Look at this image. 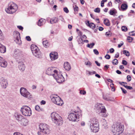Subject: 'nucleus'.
<instances>
[{"instance_id": "obj_9", "label": "nucleus", "mask_w": 135, "mask_h": 135, "mask_svg": "<svg viewBox=\"0 0 135 135\" xmlns=\"http://www.w3.org/2000/svg\"><path fill=\"white\" fill-rule=\"evenodd\" d=\"M39 128L40 132L44 134H48L50 133L48 126L46 124H40L39 125Z\"/></svg>"}, {"instance_id": "obj_24", "label": "nucleus", "mask_w": 135, "mask_h": 135, "mask_svg": "<svg viewBox=\"0 0 135 135\" xmlns=\"http://www.w3.org/2000/svg\"><path fill=\"white\" fill-rule=\"evenodd\" d=\"M59 21V19L58 18L56 17H55L52 18L50 20V22L51 24H53L54 23H57Z\"/></svg>"}, {"instance_id": "obj_4", "label": "nucleus", "mask_w": 135, "mask_h": 135, "mask_svg": "<svg viewBox=\"0 0 135 135\" xmlns=\"http://www.w3.org/2000/svg\"><path fill=\"white\" fill-rule=\"evenodd\" d=\"M68 116V119L70 120L75 121L76 119L81 117V112L79 111H73L71 112Z\"/></svg>"}, {"instance_id": "obj_62", "label": "nucleus", "mask_w": 135, "mask_h": 135, "mask_svg": "<svg viewBox=\"0 0 135 135\" xmlns=\"http://www.w3.org/2000/svg\"><path fill=\"white\" fill-rule=\"evenodd\" d=\"M107 6L108 7H111L112 6V4L111 2V1H110L109 2L108 4H107Z\"/></svg>"}, {"instance_id": "obj_26", "label": "nucleus", "mask_w": 135, "mask_h": 135, "mask_svg": "<svg viewBox=\"0 0 135 135\" xmlns=\"http://www.w3.org/2000/svg\"><path fill=\"white\" fill-rule=\"evenodd\" d=\"M117 13V10L114 8L110 10L109 12L110 15H113L115 16V15Z\"/></svg>"}, {"instance_id": "obj_37", "label": "nucleus", "mask_w": 135, "mask_h": 135, "mask_svg": "<svg viewBox=\"0 0 135 135\" xmlns=\"http://www.w3.org/2000/svg\"><path fill=\"white\" fill-rule=\"evenodd\" d=\"M78 42L79 44H83L84 43L83 40L81 38H78Z\"/></svg>"}, {"instance_id": "obj_1", "label": "nucleus", "mask_w": 135, "mask_h": 135, "mask_svg": "<svg viewBox=\"0 0 135 135\" xmlns=\"http://www.w3.org/2000/svg\"><path fill=\"white\" fill-rule=\"evenodd\" d=\"M124 128L123 125L121 123H117L113 125L112 131L114 135H119L123 132Z\"/></svg>"}, {"instance_id": "obj_14", "label": "nucleus", "mask_w": 135, "mask_h": 135, "mask_svg": "<svg viewBox=\"0 0 135 135\" xmlns=\"http://www.w3.org/2000/svg\"><path fill=\"white\" fill-rule=\"evenodd\" d=\"M0 85L2 88L6 89L8 85V83L7 80L3 77H0Z\"/></svg>"}, {"instance_id": "obj_34", "label": "nucleus", "mask_w": 135, "mask_h": 135, "mask_svg": "<svg viewBox=\"0 0 135 135\" xmlns=\"http://www.w3.org/2000/svg\"><path fill=\"white\" fill-rule=\"evenodd\" d=\"M95 44L94 43H91L90 44H88L87 45V47L90 48H92L93 46L95 45Z\"/></svg>"}, {"instance_id": "obj_40", "label": "nucleus", "mask_w": 135, "mask_h": 135, "mask_svg": "<svg viewBox=\"0 0 135 135\" xmlns=\"http://www.w3.org/2000/svg\"><path fill=\"white\" fill-rule=\"evenodd\" d=\"M122 30L123 31L126 32L127 30V28L126 26H123L122 27Z\"/></svg>"}, {"instance_id": "obj_7", "label": "nucleus", "mask_w": 135, "mask_h": 135, "mask_svg": "<svg viewBox=\"0 0 135 135\" xmlns=\"http://www.w3.org/2000/svg\"><path fill=\"white\" fill-rule=\"evenodd\" d=\"M96 109L99 110V112L102 113V115L104 117H106L107 116L106 114V110L105 107L102 106V104L98 103L95 105Z\"/></svg>"}, {"instance_id": "obj_41", "label": "nucleus", "mask_w": 135, "mask_h": 135, "mask_svg": "<svg viewBox=\"0 0 135 135\" xmlns=\"http://www.w3.org/2000/svg\"><path fill=\"white\" fill-rule=\"evenodd\" d=\"M49 3L51 5H53L54 4V2H55V0H48Z\"/></svg>"}, {"instance_id": "obj_46", "label": "nucleus", "mask_w": 135, "mask_h": 135, "mask_svg": "<svg viewBox=\"0 0 135 135\" xmlns=\"http://www.w3.org/2000/svg\"><path fill=\"white\" fill-rule=\"evenodd\" d=\"M3 36L2 32L0 30V40H2L3 38Z\"/></svg>"}, {"instance_id": "obj_21", "label": "nucleus", "mask_w": 135, "mask_h": 135, "mask_svg": "<svg viewBox=\"0 0 135 135\" xmlns=\"http://www.w3.org/2000/svg\"><path fill=\"white\" fill-rule=\"evenodd\" d=\"M6 48L5 46L0 43V52L4 53L6 52Z\"/></svg>"}, {"instance_id": "obj_13", "label": "nucleus", "mask_w": 135, "mask_h": 135, "mask_svg": "<svg viewBox=\"0 0 135 135\" xmlns=\"http://www.w3.org/2000/svg\"><path fill=\"white\" fill-rule=\"evenodd\" d=\"M13 35L14 41L17 44H20L21 43L20 33L17 31H15L13 32Z\"/></svg>"}, {"instance_id": "obj_11", "label": "nucleus", "mask_w": 135, "mask_h": 135, "mask_svg": "<svg viewBox=\"0 0 135 135\" xmlns=\"http://www.w3.org/2000/svg\"><path fill=\"white\" fill-rule=\"evenodd\" d=\"M55 75H55L54 77L57 83H61L64 81V78L61 73L57 72V73L55 74Z\"/></svg>"}, {"instance_id": "obj_35", "label": "nucleus", "mask_w": 135, "mask_h": 135, "mask_svg": "<svg viewBox=\"0 0 135 135\" xmlns=\"http://www.w3.org/2000/svg\"><path fill=\"white\" fill-rule=\"evenodd\" d=\"M118 61L116 59H113L112 61V63L114 65H117L118 64Z\"/></svg>"}, {"instance_id": "obj_27", "label": "nucleus", "mask_w": 135, "mask_h": 135, "mask_svg": "<svg viewBox=\"0 0 135 135\" xmlns=\"http://www.w3.org/2000/svg\"><path fill=\"white\" fill-rule=\"evenodd\" d=\"M127 5L125 3H123L122 4L121 7V9L122 11H124L126 10L127 9Z\"/></svg>"}, {"instance_id": "obj_63", "label": "nucleus", "mask_w": 135, "mask_h": 135, "mask_svg": "<svg viewBox=\"0 0 135 135\" xmlns=\"http://www.w3.org/2000/svg\"><path fill=\"white\" fill-rule=\"evenodd\" d=\"M46 103V102L44 100H42L41 102V105H44Z\"/></svg>"}, {"instance_id": "obj_64", "label": "nucleus", "mask_w": 135, "mask_h": 135, "mask_svg": "<svg viewBox=\"0 0 135 135\" xmlns=\"http://www.w3.org/2000/svg\"><path fill=\"white\" fill-rule=\"evenodd\" d=\"M13 135H23L19 132H16V133H14Z\"/></svg>"}, {"instance_id": "obj_47", "label": "nucleus", "mask_w": 135, "mask_h": 135, "mask_svg": "<svg viewBox=\"0 0 135 135\" xmlns=\"http://www.w3.org/2000/svg\"><path fill=\"white\" fill-rule=\"evenodd\" d=\"M63 9H64V11L66 13H68L69 12V11L68 9L66 7L64 8Z\"/></svg>"}, {"instance_id": "obj_32", "label": "nucleus", "mask_w": 135, "mask_h": 135, "mask_svg": "<svg viewBox=\"0 0 135 135\" xmlns=\"http://www.w3.org/2000/svg\"><path fill=\"white\" fill-rule=\"evenodd\" d=\"M35 109L36 110L38 111H40L43 110V108H40L38 105H37L35 106Z\"/></svg>"}, {"instance_id": "obj_48", "label": "nucleus", "mask_w": 135, "mask_h": 135, "mask_svg": "<svg viewBox=\"0 0 135 135\" xmlns=\"http://www.w3.org/2000/svg\"><path fill=\"white\" fill-rule=\"evenodd\" d=\"M93 52L96 55H97L99 54V52L96 49H94L93 50Z\"/></svg>"}, {"instance_id": "obj_18", "label": "nucleus", "mask_w": 135, "mask_h": 135, "mask_svg": "<svg viewBox=\"0 0 135 135\" xmlns=\"http://www.w3.org/2000/svg\"><path fill=\"white\" fill-rule=\"evenodd\" d=\"M14 116L16 118L17 120L18 121H21L23 117L20 114L17 113H15L14 114Z\"/></svg>"}, {"instance_id": "obj_2", "label": "nucleus", "mask_w": 135, "mask_h": 135, "mask_svg": "<svg viewBox=\"0 0 135 135\" xmlns=\"http://www.w3.org/2000/svg\"><path fill=\"white\" fill-rule=\"evenodd\" d=\"M90 128L93 132H97L99 130V124L98 120L95 118H93L90 119Z\"/></svg>"}, {"instance_id": "obj_29", "label": "nucleus", "mask_w": 135, "mask_h": 135, "mask_svg": "<svg viewBox=\"0 0 135 135\" xmlns=\"http://www.w3.org/2000/svg\"><path fill=\"white\" fill-rule=\"evenodd\" d=\"M21 52L19 50L17 49L15 51L14 53V56L16 57L20 56L21 55Z\"/></svg>"}, {"instance_id": "obj_51", "label": "nucleus", "mask_w": 135, "mask_h": 135, "mask_svg": "<svg viewBox=\"0 0 135 135\" xmlns=\"http://www.w3.org/2000/svg\"><path fill=\"white\" fill-rule=\"evenodd\" d=\"M127 79L128 81L129 82L131 80V77L130 75H128L127 76Z\"/></svg>"}, {"instance_id": "obj_16", "label": "nucleus", "mask_w": 135, "mask_h": 135, "mask_svg": "<svg viewBox=\"0 0 135 135\" xmlns=\"http://www.w3.org/2000/svg\"><path fill=\"white\" fill-rule=\"evenodd\" d=\"M50 58L52 60H54L58 58V56L57 52H52L50 54Z\"/></svg>"}, {"instance_id": "obj_50", "label": "nucleus", "mask_w": 135, "mask_h": 135, "mask_svg": "<svg viewBox=\"0 0 135 135\" xmlns=\"http://www.w3.org/2000/svg\"><path fill=\"white\" fill-rule=\"evenodd\" d=\"M105 57L107 59H109L110 58V56L109 55L107 54L105 56Z\"/></svg>"}, {"instance_id": "obj_60", "label": "nucleus", "mask_w": 135, "mask_h": 135, "mask_svg": "<svg viewBox=\"0 0 135 135\" xmlns=\"http://www.w3.org/2000/svg\"><path fill=\"white\" fill-rule=\"evenodd\" d=\"M26 39L28 41H30L31 39L29 36H27L26 37Z\"/></svg>"}, {"instance_id": "obj_56", "label": "nucleus", "mask_w": 135, "mask_h": 135, "mask_svg": "<svg viewBox=\"0 0 135 135\" xmlns=\"http://www.w3.org/2000/svg\"><path fill=\"white\" fill-rule=\"evenodd\" d=\"M17 28L20 30L22 31L23 29V27L21 26H17Z\"/></svg>"}, {"instance_id": "obj_19", "label": "nucleus", "mask_w": 135, "mask_h": 135, "mask_svg": "<svg viewBox=\"0 0 135 135\" xmlns=\"http://www.w3.org/2000/svg\"><path fill=\"white\" fill-rule=\"evenodd\" d=\"M46 22V20L45 19L41 18L38 22V25L41 26L43 25Z\"/></svg>"}, {"instance_id": "obj_59", "label": "nucleus", "mask_w": 135, "mask_h": 135, "mask_svg": "<svg viewBox=\"0 0 135 135\" xmlns=\"http://www.w3.org/2000/svg\"><path fill=\"white\" fill-rule=\"evenodd\" d=\"M119 56V53L118 52H117L115 54L114 56V58H118Z\"/></svg>"}, {"instance_id": "obj_3", "label": "nucleus", "mask_w": 135, "mask_h": 135, "mask_svg": "<svg viewBox=\"0 0 135 135\" xmlns=\"http://www.w3.org/2000/svg\"><path fill=\"white\" fill-rule=\"evenodd\" d=\"M51 117L53 122L56 125L59 126L62 124V119L57 113H52L51 114Z\"/></svg>"}, {"instance_id": "obj_12", "label": "nucleus", "mask_w": 135, "mask_h": 135, "mask_svg": "<svg viewBox=\"0 0 135 135\" xmlns=\"http://www.w3.org/2000/svg\"><path fill=\"white\" fill-rule=\"evenodd\" d=\"M21 95L23 96L26 98H29L30 95L29 92L25 88L23 87L21 88L20 90Z\"/></svg>"}, {"instance_id": "obj_53", "label": "nucleus", "mask_w": 135, "mask_h": 135, "mask_svg": "<svg viewBox=\"0 0 135 135\" xmlns=\"http://www.w3.org/2000/svg\"><path fill=\"white\" fill-rule=\"evenodd\" d=\"M86 25L88 27H90V23L89 21H85Z\"/></svg>"}, {"instance_id": "obj_52", "label": "nucleus", "mask_w": 135, "mask_h": 135, "mask_svg": "<svg viewBox=\"0 0 135 135\" xmlns=\"http://www.w3.org/2000/svg\"><path fill=\"white\" fill-rule=\"evenodd\" d=\"M122 64L124 65H126L127 64V62L125 60H123L122 61Z\"/></svg>"}, {"instance_id": "obj_10", "label": "nucleus", "mask_w": 135, "mask_h": 135, "mask_svg": "<svg viewBox=\"0 0 135 135\" xmlns=\"http://www.w3.org/2000/svg\"><path fill=\"white\" fill-rule=\"evenodd\" d=\"M51 100L54 103L59 106H61L64 104L63 101L61 99L57 96H53Z\"/></svg>"}, {"instance_id": "obj_57", "label": "nucleus", "mask_w": 135, "mask_h": 135, "mask_svg": "<svg viewBox=\"0 0 135 135\" xmlns=\"http://www.w3.org/2000/svg\"><path fill=\"white\" fill-rule=\"evenodd\" d=\"M59 19L60 20L62 21H64V18L61 16H59Z\"/></svg>"}, {"instance_id": "obj_6", "label": "nucleus", "mask_w": 135, "mask_h": 135, "mask_svg": "<svg viewBox=\"0 0 135 135\" xmlns=\"http://www.w3.org/2000/svg\"><path fill=\"white\" fill-rule=\"evenodd\" d=\"M31 48L33 55L38 58L41 57L42 54L39 49L36 45L32 44L31 46Z\"/></svg>"}, {"instance_id": "obj_23", "label": "nucleus", "mask_w": 135, "mask_h": 135, "mask_svg": "<svg viewBox=\"0 0 135 135\" xmlns=\"http://www.w3.org/2000/svg\"><path fill=\"white\" fill-rule=\"evenodd\" d=\"M21 121V124L22 125L26 126L27 124L28 121L27 119L23 117Z\"/></svg>"}, {"instance_id": "obj_15", "label": "nucleus", "mask_w": 135, "mask_h": 135, "mask_svg": "<svg viewBox=\"0 0 135 135\" xmlns=\"http://www.w3.org/2000/svg\"><path fill=\"white\" fill-rule=\"evenodd\" d=\"M57 71L54 69L52 67L48 68L46 70V74L49 75H52L54 77L55 75V74L57 73Z\"/></svg>"}, {"instance_id": "obj_36", "label": "nucleus", "mask_w": 135, "mask_h": 135, "mask_svg": "<svg viewBox=\"0 0 135 135\" xmlns=\"http://www.w3.org/2000/svg\"><path fill=\"white\" fill-rule=\"evenodd\" d=\"M105 35L108 37H110L112 35V33L110 31H109L106 32Z\"/></svg>"}, {"instance_id": "obj_25", "label": "nucleus", "mask_w": 135, "mask_h": 135, "mask_svg": "<svg viewBox=\"0 0 135 135\" xmlns=\"http://www.w3.org/2000/svg\"><path fill=\"white\" fill-rule=\"evenodd\" d=\"M103 98L107 101H112V100L111 99V97H109L107 94H103Z\"/></svg>"}, {"instance_id": "obj_43", "label": "nucleus", "mask_w": 135, "mask_h": 135, "mask_svg": "<svg viewBox=\"0 0 135 135\" xmlns=\"http://www.w3.org/2000/svg\"><path fill=\"white\" fill-rule=\"evenodd\" d=\"M88 75H91L94 74H95L96 73V72L95 71H93L92 72L89 71H88Z\"/></svg>"}, {"instance_id": "obj_28", "label": "nucleus", "mask_w": 135, "mask_h": 135, "mask_svg": "<svg viewBox=\"0 0 135 135\" xmlns=\"http://www.w3.org/2000/svg\"><path fill=\"white\" fill-rule=\"evenodd\" d=\"M43 44L44 47L46 48L50 46V44L47 40L43 41Z\"/></svg>"}, {"instance_id": "obj_61", "label": "nucleus", "mask_w": 135, "mask_h": 135, "mask_svg": "<svg viewBox=\"0 0 135 135\" xmlns=\"http://www.w3.org/2000/svg\"><path fill=\"white\" fill-rule=\"evenodd\" d=\"M109 51L111 53H113L114 52V49L112 48H111L110 50Z\"/></svg>"}, {"instance_id": "obj_30", "label": "nucleus", "mask_w": 135, "mask_h": 135, "mask_svg": "<svg viewBox=\"0 0 135 135\" xmlns=\"http://www.w3.org/2000/svg\"><path fill=\"white\" fill-rule=\"evenodd\" d=\"M104 23L107 26H109L110 25L109 21L107 19H105L104 20Z\"/></svg>"}, {"instance_id": "obj_45", "label": "nucleus", "mask_w": 135, "mask_h": 135, "mask_svg": "<svg viewBox=\"0 0 135 135\" xmlns=\"http://www.w3.org/2000/svg\"><path fill=\"white\" fill-rule=\"evenodd\" d=\"M127 40L129 42H131L132 41L133 38L130 36H128L127 38Z\"/></svg>"}, {"instance_id": "obj_20", "label": "nucleus", "mask_w": 135, "mask_h": 135, "mask_svg": "<svg viewBox=\"0 0 135 135\" xmlns=\"http://www.w3.org/2000/svg\"><path fill=\"white\" fill-rule=\"evenodd\" d=\"M64 68L65 70L67 71H69L71 68L70 64L67 62L64 63Z\"/></svg>"}, {"instance_id": "obj_54", "label": "nucleus", "mask_w": 135, "mask_h": 135, "mask_svg": "<svg viewBox=\"0 0 135 135\" xmlns=\"http://www.w3.org/2000/svg\"><path fill=\"white\" fill-rule=\"evenodd\" d=\"M122 90V91L123 92L124 94H126L127 93V91L126 90H125V89H123L122 87L120 88Z\"/></svg>"}, {"instance_id": "obj_55", "label": "nucleus", "mask_w": 135, "mask_h": 135, "mask_svg": "<svg viewBox=\"0 0 135 135\" xmlns=\"http://www.w3.org/2000/svg\"><path fill=\"white\" fill-rule=\"evenodd\" d=\"M85 64L87 65H91V64L89 61H88L87 62H85Z\"/></svg>"}, {"instance_id": "obj_8", "label": "nucleus", "mask_w": 135, "mask_h": 135, "mask_svg": "<svg viewBox=\"0 0 135 135\" xmlns=\"http://www.w3.org/2000/svg\"><path fill=\"white\" fill-rule=\"evenodd\" d=\"M22 114L26 116H30L32 114L31 108L27 106H23L21 109Z\"/></svg>"}, {"instance_id": "obj_39", "label": "nucleus", "mask_w": 135, "mask_h": 135, "mask_svg": "<svg viewBox=\"0 0 135 135\" xmlns=\"http://www.w3.org/2000/svg\"><path fill=\"white\" fill-rule=\"evenodd\" d=\"M90 27H89L90 28L93 29L95 27V25L93 23H91L90 24Z\"/></svg>"}, {"instance_id": "obj_31", "label": "nucleus", "mask_w": 135, "mask_h": 135, "mask_svg": "<svg viewBox=\"0 0 135 135\" xmlns=\"http://www.w3.org/2000/svg\"><path fill=\"white\" fill-rule=\"evenodd\" d=\"M73 7L75 13H77L78 11V7L76 5H74Z\"/></svg>"}, {"instance_id": "obj_44", "label": "nucleus", "mask_w": 135, "mask_h": 135, "mask_svg": "<svg viewBox=\"0 0 135 135\" xmlns=\"http://www.w3.org/2000/svg\"><path fill=\"white\" fill-rule=\"evenodd\" d=\"M94 11L97 13H99L100 11V9L99 8H97L94 9Z\"/></svg>"}, {"instance_id": "obj_49", "label": "nucleus", "mask_w": 135, "mask_h": 135, "mask_svg": "<svg viewBox=\"0 0 135 135\" xmlns=\"http://www.w3.org/2000/svg\"><path fill=\"white\" fill-rule=\"evenodd\" d=\"M80 93L81 94L85 95L86 94V92L85 91L80 90Z\"/></svg>"}, {"instance_id": "obj_17", "label": "nucleus", "mask_w": 135, "mask_h": 135, "mask_svg": "<svg viewBox=\"0 0 135 135\" xmlns=\"http://www.w3.org/2000/svg\"><path fill=\"white\" fill-rule=\"evenodd\" d=\"M18 68L21 71H23L25 69V66L22 61L18 62Z\"/></svg>"}, {"instance_id": "obj_58", "label": "nucleus", "mask_w": 135, "mask_h": 135, "mask_svg": "<svg viewBox=\"0 0 135 135\" xmlns=\"http://www.w3.org/2000/svg\"><path fill=\"white\" fill-rule=\"evenodd\" d=\"M124 44V43L122 41L120 44L118 45V47L119 48H120Z\"/></svg>"}, {"instance_id": "obj_22", "label": "nucleus", "mask_w": 135, "mask_h": 135, "mask_svg": "<svg viewBox=\"0 0 135 135\" xmlns=\"http://www.w3.org/2000/svg\"><path fill=\"white\" fill-rule=\"evenodd\" d=\"M7 61L3 59L0 63V66L2 67L6 68L7 66Z\"/></svg>"}, {"instance_id": "obj_5", "label": "nucleus", "mask_w": 135, "mask_h": 135, "mask_svg": "<svg viewBox=\"0 0 135 135\" xmlns=\"http://www.w3.org/2000/svg\"><path fill=\"white\" fill-rule=\"evenodd\" d=\"M18 8V6L16 3H12L8 5V8H6L5 10L7 13L11 14L16 12Z\"/></svg>"}, {"instance_id": "obj_33", "label": "nucleus", "mask_w": 135, "mask_h": 135, "mask_svg": "<svg viewBox=\"0 0 135 135\" xmlns=\"http://www.w3.org/2000/svg\"><path fill=\"white\" fill-rule=\"evenodd\" d=\"M123 53L124 54L127 56H129L130 54L129 52L127 50H124L123 51Z\"/></svg>"}, {"instance_id": "obj_42", "label": "nucleus", "mask_w": 135, "mask_h": 135, "mask_svg": "<svg viewBox=\"0 0 135 135\" xmlns=\"http://www.w3.org/2000/svg\"><path fill=\"white\" fill-rule=\"evenodd\" d=\"M110 87L111 88L112 91H114L115 90V88L114 87V84L113 83H112L110 85Z\"/></svg>"}, {"instance_id": "obj_38", "label": "nucleus", "mask_w": 135, "mask_h": 135, "mask_svg": "<svg viewBox=\"0 0 135 135\" xmlns=\"http://www.w3.org/2000/svg\"><path fill=\"white\" fill-rule=\"evenodd\" d=\"M123 86H124L125 88H126L127 89H129V90H132L133 89L132 87L130 86H128L127 85H126L124 84H123Z\"/></svg>"}]
</instances>
